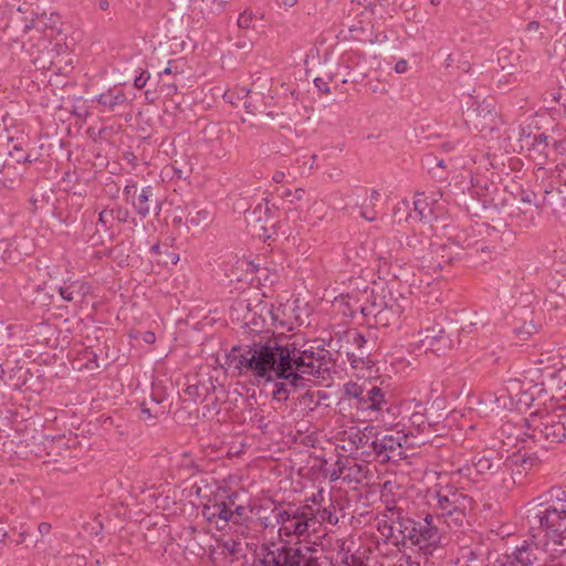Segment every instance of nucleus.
<instances>
[{"instance_id":"nucleus-37","label":"nucleus","mask_w":566,"mask_h":566,"mask_svg":"<svg viewBox=\"0 0 566 566\" xmlns=\"http://www.w3.org/2000/svg\"><path fill=\"white\" fill-rule=\"evenodd\" d=\"M428 418L426 416V406L418 401L415 406V411L410 415L408 422L409 426L403 424V429L400 431L403 441L406 442L409 436L417 437L423 432H429Z\"/></svg>"},{"instance_id":"nucleus-24","label":"nucleus","mask_w":566,"mask_h":566,"mask_svg":"<svg viewBox=\"0 0 566 566\" xmlns=\"http://www.w3.org/2000/svg\"><path fill=\"white\" fill-rule=\"evenodd\" d=\"M494 227L486 222H474L468 227L460 229L454 235L449 237V240L460 250L471 249L480 243H485L486 237L495 233Z\"/></svg>"},{"instance_id":"nucleus-21","label":"nucleus","mask_w":566,"mask_h":566,"mask_svg":"<svg viewBox=\"0 0 566 566\" xmlns=\"http://www.w3.org/2000/svg\"><path fill=\"white\" fill-rule=\"evenodd\" d=\"M285 537V566H321L318 563V549L311 545L308 537Z\"/></svg>"},{"instance_id":"nucleus-15","label":"nucleus","mask_w":566,"mask_h":566,"mask_svg":"<svg viewBox=\"0 0 566 566\" xmlns=\"http://www.w3.org/2000/svg\"><path fill=\"white\" fill-rule=\"evenodd\" d=\"M402 441L403 437L400 436V431L394 434L382 433L376 429V434H374V439L370 440V451H365V462H398L403 453Z\"/></svg>"},{"instance_id":"nucleus-61","label":"nucleus","mask_w":566,"mask_h":566,"mask_svg":"<svg viewBox=\"0 0 566 566\" xmlns=\"http://www.w3.org/2000/svg\"><path fill=\"white\" fill-rule=\"evenodd\" d=\"M111 216H113L114 220L118 223H129L136 226V219L132 216L129 209L122 205H115L112 208H108Z\"/></svg>"},{"instance_id":"nucleus-64","label":"nucleus","mask_w":566,"mask_h":566,"mask_svg":"<svg viewBox=\"0 0 566 566\" xmlns=\"http://www.w3.org/2000/svg\"><path fill=\"white\" fill-rule=\"evenodd\" d=\"M518 60L520 55L514 54L507 48H502L497 51V62L502 70L515 66Z\"/></svg>"},{"instance_id":"nucleus-34","label":"nucleus","mask_w":566,"mask_h":566,"mask_svg":"<svg viewBox=\"0 0 566 566\" xmlns=\"http://www.w3.org/2000/svg\"><path fill=\"white\" fill-rule=\"evenodd\" d=\"M400 316L401 315H394L390 308H361V321L359 324H366L368 327H387L398 324Z\"/></svg>"},{"instance_id":"nucleus-38","label":"nucleus","mask_w":566,"mask_h":566,"mask_svg":"<svg viewBox=\"0 0 566 566\" xmlns=\"http://www.w3.org/2000/svg\"><path fill=\"white\" fill-rule=\"evenodd\" d=\"M95 228L96 232L90 238V241L95 240L93 245L102 243L104 238L109 240H114L116 238L117 231L115 230V220L113 216H111L107 207L99 211L97 221L95 222Z\"/></svg>"},{"instance_id":"nucleus-17","label":"nucleus","mask_w":566,"mask_h":566,"mask_svg":"<svg viewBox=\"0 0 566 566\" xmlns=\"http://www.w3.org/2000/svg\"><path fill=\"white\" fill-rule=\"evenodd\" d=\"M32 17H10L9 20L0 25V30L7 31L11 23L21 25L22 35L28 34L32 29H36L39 31L45 32L50 30V36L59 35L63 31V21L62 17L57 12H51L49 15L46 12L38 13L32 12Z\"/></svg>"},{"instance_id":"nucleus-49","label":"nucleus","mask_w":566,"mask_h":566,"mask_svg":"<svg viewBox=\"0 0 566 566\" xmlns=\"http://www.w3.org/2000/svg\"><path fill=\"white\" fill-rule=\"evenodd\" d=\"M254 501L249 496L245 504H238L231 510V521L233 524L243 525L249 527L250 523H254Z\"/></svg>"},{"instance_id":"nucleus-16","label":"nucleus","mask_w":566,"mask_h":566,"mask_svg":"<svg viewBox=\"0 0 566 566\" xmlns=\"http://www.w3.org/2000/svg\"><path fill=\"white\" fill-rule=\"evenodd\" d=\"M368 290V285L363 289L368 307L390 308L394 315H402L407 298L395 290L392 282H374L369 293Z\"/></svg>"},{"instance_id":"nucleus-4","label":"nucleus","mask_w":566,"mask_h":566,"mask_svg":"<svg viewBox=\"0 0 566 566\" xmlns=\"http://www.w3.org/2000/svg\"><path fill=\"white\" fill-rule=\"evenodd\" d=\"M314 482L310 474L289 471L285 475V537L292 535L310 537L311 528L315 531L316 515L314 504L324 501V490L313 491Z\"/></svg>"},{"instance_id":"nucleus-35","label":"nucleus","mask_w":566,"mask_h":566,"mask_svg":"<svg viewBox=\"0 0 566 566\" xmlns=\"http://www.w3.org/2000/svg\"><path fill=\"white\" fill-rule=\"evenodd\" d=\"M29 365L30 361L23 359L7 360V375L3 382L12 390L23 391Z\"/></svg>"},{"instance_id":"nucleus-31","label":"nucleus","mask_w":566,"mask_h":566,"mask_svg":"<svg viewBox=\"0 0 566 566\" xmlns=\"http://www.w3.org/2000/svg\"><path fill=\"white\" fill-rule=\"evenodd\" d=\"M32 536L27 524H20L19 530L0 520V554L6 547H14L23 544Z\"/></svg>"},{"instance_id":"nucleus-63","label":"nucleus","mask_w":566,"mask_h":566,"mask_svg":"<svg viewBox=\"0 0 566 566\" xmlns=\"http://www.w3.org/2000/svg\"><path fill=\"white\" fill-rule=\"evenodd\" d=\"M52 216L59 220V222L71 226L76 221L77 212L69 209L63 210L59 205L53 203Z\"/></svg>"},{"instance_id":"nucleus-43","label":"nucleus","mask_w":566,"mask_h":566,"mask_svg":"<svg viewBox=\"0 0 566 566\" xmlns=\"http://www.w3.org/2000/svg\"><path fill=\"white\" fill-rule=\"evenodd\" d=\"M41 363L32 361L29 365V374H27V381L23 391L41 394L45 390L49 377L40 368Z\"/></svg>"},{"instance_id":"nucleus-23","label":"nucleus","mask_w":566,"mask_h":566,"mask_svg":"<svg viewBox=\"0 0 566 566\" xmlns=\"http://www.w3.org/2000/svg\"><path fill=\"white\" fill-rule=\"evenodd\" d=\"M21 300L32 307H42L51 303L52 295L45 292V283H39L20 272L14 279Z\"/></svg>"},{"instance_id":"nucleus-60","label":"nucleus","mask_w":566,"mask_h":566,"mask_svg":"<svg viewBox=\"0 0 566 566\" xmlns=\"http://www.w3.org/2000/svg\"><path fill=\"white\" fill-rule=\"evenodd\" d=\"M428 243V240L424 238H421L419 235H409L407 237L406 245L411 251V253L415 255L416 259H423L424 258V249L426 244Z\"/></svg>"},{"instance_id":"nucleus-25","label":"nucleus","mask_w":566,"mask_h":566,"mask_svg":"<svg viewBox=\"0 0 566 566\" xmlns=\"http://www.w3.org/2000/svg\"><path fill=\"white\" fill-rule=\"evenodd\" d=\"M227 4L226 0H191L189 17L196 23L212 24L218 17L224 13Z\"/></svg>"},{"instance_id":"nucleus-62","label":"nucleus","mask_w":566,"mask_h":566,"mask_svg":"<svg viewBox=\"0 0 566 566\" xmlns=\"http://www.w3.org/2000/svg\"><path fill=\"white\" fill-rule=\"evenodd\" d=\"M479 327L478 323L470 322L465 325H462L458 329V343L459 345L464 344L465 346L470 345V340L478 334Z\"/></svg>"},{"instance_id":"nucleus-7","label":"nucleus","mask_w":566,"mask_h":566,"mask_svg":"<svg viewBox=\"0 0 566 566\" xmlns=\"http://www.w3.org/2000/svg\"><path fill=\"white\" fill-rule=\"evenodd\" d=\"M538 503L528 510L531 531L537 530L556 539L566 531V485H553L541 493Z\"/></svg>"},{"instance_id":"nucleus-30","label":"nucleus","mask_w":566,"mask_h":566,"mask_svg":"<svg viewBox=\"0 0 566 566\" xmlns=\"http://www.w3.org/2000/svg\"><path fill=\"white\" fill-rule=\"evenodd\" d=\"M41 442L35 450H31L38 458L48 457L46 461H57L56 457L62 454V450L67 451L66 433L49 436L41 434Z\"/></svg>"},{"instance_id":"nucleus-19","label":"nucleus","mask_w":566,"mask_h":566,"mask_svg":"<svg viewBox=\"0 0 566 566\" xmlns=\"http://www.w3.org/2000/svg\"><path fill=\"white\" fill-rule=\"evenodd\" d=\"M168 388L165 381L158 378H154L151 381L150 402L154 407H149L147 399H143L138 406L140 409L139 419L150 426H155L159 418L169 412L165 402L168 400Z\"/></svg>"},{"instance_id":"nucleus-39","label":"nucleus","mask_w":566,"mask_h":566,"mask_svg":"<svg viewBox=\"0 0 566 566\" xmlns=\"http://www.w3.org/2000/svg\"><path fill=\"white\" fill-rule=\"evenodd\" d=\"M512 551L516 566H533L539 559V547L533 539H523Z\"/></svg>"},{"instance_id":"nucleus-52","label":"nucleus","mask_w":566,"mask_h":566,"mask_svg":"<svg viewBox=\"0 0 566 566\" xmlns=\"http://www.w3.org/2000/svg\"><path fill=\"white\" fill-rule=\"evenodd\" d=\"M374 434H376V428L374 426H367L361 431L359 430L352 442L355 444L357 450H360V458L365 462V451H370L371 443L370 440L374 439Z\"/></svg>"},{"instance_id":"nucleus-10","label":"nucleus","mask_w":566,"mask_h":566,"mask_svg":"<svg viewBox=\"0 0 566 566\" xmlns=\"http://www.w3.org/2000/svg\"><path fill=\"white\" fill-rule=\"evenodd\" d=\"M457 472L473 483H493L500 480L504 488L510 474L503 453L495 449L474 452Z\"/></svg>"},{"instance_id":"nucleus-27","label":"nucleus","mask_w":566,"mask_h":566,"mask_svg":"<svg viewBox=\"0 0 566 566\" xmlns=\"http://www.w3.org/2000/svg\"><path fill=\"white\" fill-rule=\"evenodd\" d=\"M93 103H95L94 107L99 113H114L128 106V97L124 92V88L120 85L115 84L108 87L105 92L98 94L93 99Z\"/></svg>"},{"instance_id":"nucleus-2","label":"nucleus","mask_w":566,"mask_h":566,"mask_svg":"<svg viewBox=\"0 0 566 566\" xmlns=\"http://www.w3.org/2000/svg\"><path fill=\"white\" fill-rule=\"evenodd\" d=\"M232 347L227 354V364L233 365L239 375L250 373L262 386L261 392L266 391V386H272V399L281 402L283 394V337L251 339Z\"/></svg>"},{"instance_id":"nucleus-13","label":"nucleus","mask_w":566,"mask_h":566,"mask_svg":"<svg viewBox=\"0 0 566 566\" xmlns=\"http://www.w3.org/2000/svg\"><path fill=\"white\" fill-rule=\"evenodd\" d=\"M248 304L247 313L244 314L242 322V334L245 335V339H261V337L274 338L283 337V333H276L273 328L266 327L265 314L271 317V326L276 327L277 325L283 326V321L279 319V314L274 312V306L268 307L266 304L260 307V311H255L249 307Z\"/></svg>"},{"instance_id":"nucleus-53","label":"nucleus","mask_w":566,"mask_h":566,"mask_svg":"<svg viewBox=\"0 0 566 566\" xmlns=\"http://www.w3.org/2000/svg\"><path fill=\"white\" fill-rule=\"evenodd\" d=\"M212 212L208 208L198 209V206H192L186 217V223L192 227H207L212 221Z\"/></svg>"},{"instance_id":"nucleus-32","label":"nucleus","mask_w":566,"mask_h":566,"mask_svg":"<svg viewBox=\"0 0 566 566\" xmlns=\"http://www.w3.org/2000/svg\"><path fill=\"white\" fill-rule=\"evenodd\" d=\"M92 290L93 286L90 282L80 279H67L57 289L60 296L64 301L74 304L84 302L86 296L92 294Z\"/></svg>"},{"instance_id":"nucleus-58","label":"nucleus","mask_w":566,"mask_h":566,"mask_svg":"<svg viewBox=\"0 0 566 566\" xmlns=\"http://www.w3.org/2000/svg\"><path fill=\"white\" fill-rule=\"evenodd\" d=\"M391 255L390 253L386 255H378L377 258V274L379 282H391L390 277L398 279V274L395 272H391V262H390Z\"/></svg>"},{"instance_id":"nucleus-1","label":"nucleus","mask_w":566,"mask_h":566,"mask_svg":"<svg viewBox=\"0 0 566 566\" xmlns=\"http://www.w3.org/2000/svg\"><path fill=\"white\" fill-rule=\"evenodd\" d=\"M559 444H566V408L530 413L516 434V450L505 457L510 472L505 489L522 485V473L541 467L544 455Z\"/></svg>"},{"instance_id":"nucleus-47","label":"nucleus","mask_w":566,"mask_h":566,"mask_svg":"<svg viewBox=\"0 0 566 566\" xmlns=\"http://www.w3.org/2000/svg\"><path fill=\"white\" fill-rule=\"evenodd\" d=\"M316 515V524L328 523L336 525L339 521L338 511H343L342 499L329 497V503L326 506L314 509Z\"/></svg>"},{"instance_id":"nucleus-5","label":"nucleus","mask_w":566,"mask_h":566,"mask_svg":"<svg viewBox=\"0 0 566 566\" xmlns=\"http://www.w3.org/2000/svg\"><path fill=\"white\" fill-rule=\"evenodd\" d=\"M438 524L430 513L415 517L399 513L390 524L385 522L379 526V531L396 546L417 547L424 555H432L441 546L442 531Z\"/></svg>"},{"instance_id":"nucleus-12","label":"nucleus","mask_w":566,"mask_h":566,"mask_svg":"<svg viewBox=\"0 0 566 566\" xmlns=\"http://www.w3.org/2000/svg\"><path fill=\"white\" fill-rule=\"evenodd\" d=\"M157 190L158 186L150 184L138 186L137 181L130 179L123 189V200L132 206L140 220L146 219L151 212L159 216L163 200L157 195Z\"/></svg>"},{"instance_id":"nucleus-59","label":"nucleus","mask_w":566,"mask_h":566,"mask_svg":"<svg viewBox=\"0 0 566 566\" xmlns=\"http://www.w3.org/2000/svg\"><path fill=\"white\" fill-rule=\"evenodd\" d=\"M186 65V61L184 57L169 60L167 63V66L164 69L163 72H159L157 74L156 78V85H159V83L163 81L164 75H178L184 73V67Z\"/></svg>"},{"instance_id":"nucleus-55","label":"nucleus","mask_w":566,"mask_h":566,"mask_svg":"<svg viewBox=\"0 0 566 566\" xmlns=\"http://www.w3.org/2000/svg\"><path fill=\"white\" fill-rule=\"evenodd\" d=\"M538 214H539L538 211L531 209V208H527V209L517 208L516 211L512 212L510 216L512 219L515 220L516 226L520 229L527 230V229H531L536 226V216H538Z\"/></svg>"},{"instance_id":"nucleus-33","label":"nucleus","mask_w":566,"mask_h":566,"mask_svg":"<svg viewBox=\"0 0 566 566\" xmlns=\"http://www.w3.org/2000/svg\"><path fill=\"white\" fill-rule=\"evenodd\" d=\"M333 307L344 318L354 319L358 313L361 315V308H368V303L361 302L358 293L352 292L335 297Z\"/></svg>"},{"instance_id":"nucleus-44","label":"nucleus","mask_w":566,"mask_h":566,"mask_svg":"<svg viewBox=\"0 0 566 566\" xmlns=\"http://www.w3.org/2000/svg\"><path fill=\"white\" fill-rule=\"evenodd\" d=\"M339 344H343L344 346L347 347L352 346L355 350H367V339L357 329H347L344 331L343 333L336 334V337L329 340L328 347H338Z\"/></svg>"},{"instance_id":"nucleus-51","label":"nucleus","mask_w":566,"mask_h":566,"mask_svg":"<svg viewBox=\"0 0 566 566\" xmlns=\"http://www.w3.org/2000/svg\"><path fill=\"white\" fill-rule=\"evenodd\" d=\"M484 552L480 544L474 546H462L459 549L457 564L461 566H472L473 563L483 562Z\"/></svg>"},{"instance_id":"nucleus-18","label":"nucleus","mask_w":566,"mask_h":566,"mask_svg":"<svg viewBox=\"0 0 566 566\" xmlns=\"http://www.w3.org/2000/svg\"><path fill=\"white\" fill-rule=\"evenodd\" d=\"M310 439L308 436L302 437L301 442H297L295 436H289L285 439V473L291 471L292 473L310 474L315 465H310L312 459V452L308 448V443L305 442Z\"/></svg>"},{"instance_id":"nucleus-54","label":"nucleus","mask_w":566,"mask_h":566,"mask_svg":"<svg viewBox=\"0 0 566 566\" xmlns=\"http://www.w3.org/2000/svg\"><path fill=\"white\" fill-rule=\"evenodd\" d=\"M485 402H491L495 407L492 411L496 410H513L515 407V402L513 398L509 395L506 389H502L499 394L488 392L484 397Z\"/></svg>"},{"instance_id":"nucleus-46","label":"nucleus","mask_w":566,"mask_h":566,"mask_svg":"<svg viewBox=\"0 0 566 566\" xmlns=\"http://www.w3.org/2000/svg\"><path fill=\"white\" fill-rule=\"evenodd\" d=\"M272 209H274L276 212L280 211L279 206H276L275 202H272V200L266 199L264 211L265 219L264 224L262 226L265 241L270 239L276 241V239L279 238V230L281 229V220L275 219V214L272 212Z\"/></svg>"},{"instance_id":"nucleus-9","label":"nucleus","mask_w":566,"mask_h":566,"mask_svg":"<svg viewBox=\"0 0 566 566\" xmlns=\"http://www.w3.org/2000/svg\"><path fill=\"white\" fill-rule=\"evenodd\" d=\"M391 395L370 380L365 379L361 384L349 380L340 389L339 406L347 405L357 412L380 413L389 412Z\"/></svg>"},{"instance_id":"nucleus-48","label":"nucleus","mask_w":566,"mask_h":566,"mask_svg":"<svg viewBox=\"0 0 566 566\" xmlns=\"http://www.w3.org/2000/svg\"><path fill=\"white\" fill-rule=\"evenodd\" d=\"M290 301L285 303V308L287 307ZM300 300L296 298L293 301V305L290 306L291 314L287 315L285 313V317L287 316V321H285V327L287 331H293L295 327H300L303 324H306L308 326L311 323L306 322V319L310 316V310L307 307V304L304 306H300Z\"/></svg>"},{"instance_id":"nucleus-41","label":"nucleus","mask_w":566,"mask_h":566,"mask_svg":"<svg viewBox=\"0 0 566 566\" xmlns=\"http://www.w3.org/2000/svg\"><path fill=\"white\" fill-rule=\"evenodd\" d=\"M433 200L423 192L416 193L413 209L408 213L407 220L427 223L433 219Z\"/></svg>"},{"instance_id":"nucleus-29","label":"nucleus","mask_w":566,"mask_h":566,"mask_svg":"<svg viewBox=\"0 0 566 566\" xmlns=\"http://www.w3.org/2000/svg\"><path fill=\"white\" fill-rule=\"evenodd\" d=\"M470 191L472 196L479 198L484 208L497 209L502 202L496 200L499 195L497 185L485 176H475L471 178Z\"/></svg>"},{"instance_id":"nucleus-45","label":"nucleus","mask_w":566,"mask_h":566,"mask_svg":"<svg viewBox=\"0 0 566 566\" xmlns=\"http://www.w3.org/2000/svg\"><path fill=\"white\" fill-rule=\"evenodd\" d=\"M55 196V191L52 188H39L35 190L31 197L29 198V211L31 214H35L36 211L42 210L50 205L53 206V203H61L62 198H56L55 202H53Z\"/></svg>"},{"instance_id":"nucleus-40","label":"nucleus","mask_w":566,"mask_h":566,"mask_svg":"<svg viewBox=\"0 0 566 566\" xmlns=\"http://www.w3.org/2000/svg\"><path fill=\"white\" fill-rule=\"evenodd\" d=\"M25 243H28L25 238H2L1 248H4V264L17 265L22 262L24 255L29 254V252L23 247Z\"/></svg>"},{"instance_id":"nucleus-22","label":"nucleus","mask_w":566,"mask_h":566,"mask_svg":"<svg viewBox=\"0 0 566 566\" xmlns=\"http://www.w3.org/2000/svg\"><path fill=\"white\" fill-rule=\"evenodd\" d=\"M415 345L419 349L432 352L437 356L446 355L453 346V339L446 329L439 325L428 326L418 333Z\"/></svg>"},{"instance_id":"nucleus-11","label":"nucleus","mask_w":566,"mask_h":566,"mask_svg":"<svg viewBox=\"0 0 566 566\" xmlns=\"http://www.w3.org/2000/svg\"><path fill=\"white\" fill-rule=\"evenodd\" d=\"M545 124H552L551 117L536 113L521 126L520 132V140L526 145L528 156L535 161L538 169L544 168L553 149L554 136L548 133Z\"/></svg>"},{"instance_id":"nucleus-3","label":"nucleus","mask_w":566,"mask_h":566,"mask_svg":"<svg viewBox=\"0 0 566 566\" xmlns=\"http://www.w3.org/2000/svg\"><path fill=\"white\" fill-rule=\"evenodd\" d=\"M338 356L332 358L329 349L315 348L304 334H285V388H305L312 377L333 380L344 364Z\"/></svg>"},{"instance_id":"nucleus-14","label":"nucleus","mask_w":566,"mask_h":566,"mask_svg":"<svg viewBox=\"0 0 566 566\" xmlns=\"http://www.w3.org/2000/svg\"><path fill=\"white\" fill-rule=\"evenodd\" d=\"M462 115L467 124H471L480 132L495 129L497 112L492 101H478L473 95H467L461 101Z\"/></svg>"},{"instance_id":"nucleus-42","label":"nucleus","mask_w":566,"mask_h":566,"mask_svg":"<svg viewBox=\"0 0 566 566\" xmlns=\"http://www.w3.org/2000/svg\"><path fill=\"white\" fill-rule=\"evenodd\" d=\"M202 515L210 524L214 523L218 530H223L231 521V510L223 501L203 505Z\"/></svg>"},{"instance_id":"nucleus-20","label":"nucleus","mask_w":566,"mask_h":566,"mask_svg":"<svg viewBox=\"0 0 566 566\" xmlns=\"http://www.w3.org/2000/svg\"><path fill=\"white\" fill-rule=\"evenodd\" d=\"M259 428L262 430L261 443L269 452V458L273 459L276 464L272 471H276L280 468V461L283 454V424L276 419H268L264 416H260L256 420Z\"/></svg>"},{"instance_id":"nucleus-26","label":"nucleus","mask_w":566,"mask_h":566,"mask_svg":"<svg viewBox=\"0 0 566 566\" xmlns=\"http://www.w3.org/2000/svg\"><path fill=\"white\" fill-rule=\"evenodd\" d=\"M332 358H335L337 354H339L338 358L343 359L344 364L342 366V370L335 376H340L344 371H346V364L349 363L350 367L355 370L358 369H371L374 366V361L370 359L369 350H356L354 352L350 347L344 346L339 344V346L329 347Z\"/></svg>"},{"instance_id":"nucleus-36","label":"nucleus","mask_w":566,"mask_h":566,"mask_svg":"<svg viewBox=\"0 0 566 566\" xmlns=\"http://www.w3.org/2000/svg\"><path fill=\"white\" fill-rule=\"evenodd\" d=\"M7 140L8 145L11 147L9 156L14 163L32 164L39 160V157L31 158V153L27 150L29 137L24 132L18 135H8Z\"/></svg>"},{"instance_id":"nucleus-8","label":"nucleus","mask_w":566,"mask_h":566,"mask_svg":"<svg viewBox=\"0 0 566 566\" xmlns=\"http://www.w3.org/2000/svg\"><path fill=\"white\" fill-rule=\"evenodd\" d=\"M430 499L432 501L430 514L439 524H446L450 531L454 532L464 526L467 513L474 504L472 496L451 483L436 484Z\"/></svg>"},{"instance_id":"nucleus-56","label":"nucleus","mask_w":566,"mask_h":566,"mask_svg":"<svg viewBox=\"0 0 566 566\" xmlns=\"http://www.w3.org/2000/svg\"><path fill=\"white\" fill-rule=\"evenodd\" d=\"M75 361H83L77 366V369H95L98 368V355L92 349V347H83L75 352Z\"/></svg>"},{"instance_id":"nucleus-6","label":"nucleus","mask_w":566,"mask_h":566,"mask_svg":"<svg viewBox=\"0 0 566 566\" xmlns=\"http://www.w3.org/2000/svg\"><path fill=\"white\" fill-rule=\"evenodd\" d=\"M254 523L263 530V543L252 554V566H283V501L254 500Z\"/></svg>"},{"instance_id":"nucleus-57","label":"nucleus","mask_w":566,"mask_h":566,"mask_svg":"<svg viewBox=\"0 0 566 566\" xmlns=\"http://www.w3.org/2000/svg\"><path fill=\"white\" fill-rule=\"evenodd\" d=\"M210 390H214V385L212 384L211 380H209V386L200 382L188 385L184 389V394L189 397V400L197 402L201 398L202 401L208 400Z\"/></svg>"},{"instance_id":"nucleus-28","label":"nucleus","mask_w":566,"mask_h":566,"mask_svg":"<svg viewBox=\"0 0 566 566\" xmlns=\"http://www.w3.org/2000/svg\"><path fill=\"white\" fill-rule=\"evenodd\" d=\"M336 460L332 458L323 459L318 465L319 471L324 478H328L331 482H335L339 479L344 481L357 480L352 476V468L348 464L352 462L348 457L342 453H335Z\"/></svg>"},{"instance_id":"nucleus-50","label":"nucleus","mask_w":566,"mask_h":566,"mask_svg":"<svg viewBox=\"0 0 566 566\" xmlns=\"http://www.w3.org/2000/svg\"><path fill=\"white\" fill-rule=\"evenodd\" d=\"M149 252L151 256H155L157 264L163 266L176 265L179 261V254L170 251L167 244L160 242L154 243Z\"/></svg>"}]
</instances>
